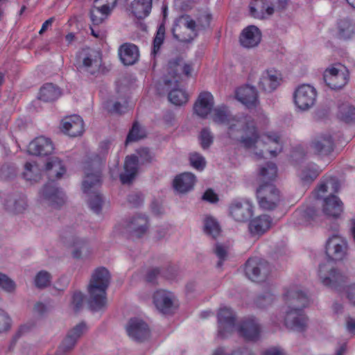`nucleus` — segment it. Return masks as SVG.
Returning a JSON list of instances; mask_svg holds the SVG:
<instances>
[{
	"label": "nucleus",
	"mask_w": 355,
	"mask_h": 355,
	"mask_svg": "<svg viewBox=\"0 0 355 355\" xmlns=\"http://www.w3.org/2000/svg\"><path fill=\"white\" fill-rule=\"evenodd\" d=\"M288 305L285 311L284 324L286 327L303 331L307 324V318L303 309L308 306L309 300L305 293L297 288L288 289L284 295Z\"/></svg>",
	"instance_id": "obj_1"
},
{
	"label": "nucleus",
	"mask_w": 355,
	"mask_h": 355,
	"mask_svg": "<svg viewBox=\"0 0 355 355\" xmlns=\"http://www.w3.org/2000/svg\"><path fill=\"white\" fill-rule=\"evenodd\" d=\"M45 166L49 181L43 187L41 195L50 205L60 207L64 203L65 195L63 191L58 187L55 180L62 177L66 172V168L62 161L56 157L49 158Z\"/></svg>",
	"instance_id": "obj_2"
},
{
	"label": "nucleus",
	"mask_w": 355,
	"mask_h": 355,
	"mask_svg": "<svg viewBox=\"0 0 355 355\" xmlns=\"http://www.w3.org/2000/svg\"><path fill=\"white\" fill-rule=\"evenodd\" d=\"M110 274L105 267L96 268L88 285V305L92 311H99L107 304L106 291L110 283Z\"/></svg>",
	"instance_id": "obj_3"
},
{
	"label": "nucleus",
	"mask_w": 355,
	"mask_h": 355,
	"mask_svg": "<svg viewBox=\"0 0 355 355\" xmlns=\"http://www.w3.org/2000/svg\"><path fill=\"white\" fill-rule=\"evenodd\" d=\"M109 148V141L101 142L98 152L91 154L85 161L83 166L85 173L83 186L85 191H87L94 184L100 182L102 168L104 166Z\"/></svg>",
	"instance_id": "obj_4"
},
{
	"label": "nucleus",
	"mask_w": 355,
	"mask_h": 355,
	"mask_svg": "<svg viewBox=\"0 0 355 355\" xmlns=\"http://www.w3.org/2000/svg\"><path fill=\"white\" fill-rule=\"evenodd\" d=\"M235 331L240 338H244V322H237V315L231 308H220L217 313V338L227 339Z\"/></svg>",
	"instance_id": "obj_5"
},
{
	"label": "nucleus",
	"mask_w": 355,
	"mask_h": 355,
	"mask_svg": "<svg viewBox=\"0 0 355 355\" xmlns=\"http://www.w3.org/2000/svg\"><path fill=\"white\" fill-rule=\"evenodd\" d=\"M245 148H257L265 144L272 143L277 145L274 150H268L272 156H276L282 150L280 137L277 133L270 132L259 139L254 121L245 122Z\"/></svg>",
	"instance_id": "obj_6"
},
{
	"label": "nucleus",
	"mask_w": 355,
	"mask_h": 355,
	"mask_svg": "<svg viewBox=\"0 0 355 355\" xmlns=\"http://www.w3.org/2000/svg\"><path fill=\"white\" fill-rule=\"evenodd\" d=\"M74 64L80 73L95 76L99 73L100 53L94 49L83 48L76 53Z\"/></svg>",
	"instance_id": "obj_7"
},
{
	"label": "nucleus",
	"mask_w": 355,
	"mask_h": 355,
	"mask_svg": "<svg viewBox=\"0 0 355 355\" xmlns=\"http://www.w3.org/2000/svg\"><path fill=\"white\" fill-rule=\"evenodd\" d=\"M259 206L265 210H273L281 201L280 193L271 183L264 182L257 190Z\"/></svg>",
	"instance_id": "obj_8"
},
{
	"label": "nucleus",
	"mask_w": 355,
	"mask_h": 355,
	"mask_svg": "<svg viewBox=\"0 0 355 355\" xmlns=\"http://www.w3.org/2000/svg\"><path fill=\"white\" fill-rule=\"evenodd\" d=\"M318 277L324 286L334 288L343 286L347 281L345 273L327 263L319 266Z\"/></svg>",
	"instance_id": "obj_9"
},
{
	"label": "nucleus",
	"mask_w": 355,
	"mask_h": 355,
	"mask_svg": "<svg viewBox=\"0 0 355 355\" xmlns=\"http://www.w3.org/2000/svg\"><path fill=\"white\" fill-rule=\"evenodd\" d=\"M271 272V266L268 261L254 258L248 259L245 262V273L253 282L265 281Z\"/></svg>",
	"instance_id": "obj_10"
},
{
	"label": "nucleus",
	"mask_w": 355,
	"mask_h": 355,
	"mask_svg": "<svg viewBox=\"0 0 355 355\" xmlns=\"http://www.w3.org/2000/svg\"><path fill=\"white\" fill-rule=\"evenodd\" d=\"M315 89L308 84L300 85L293 94L295 105L301 110L306 111L312 107L316 101Z\"/></svg>",
	"instance_id": "obj_11"
},
{
	"label": "nucleus",
	"mask_w": 355,
	"mask_h": 355,
	"mask_svg": "<svg viewBox=\"0 0 355 355\" xmlns=\"http://www.w3.org/2000/svg\"><path fill=\"white\" fill-rule=\"evenodd\" d=\"M323 78L331 89H339L347 83L349 73L344 66L336 64L325 70Z\"/></svg>",
	"instance_id": "obj_12"
},
{
	"label": "nucleus",
	"mask_w": 355,
	"mask_h": 355,
	"mask_svg": "<svg viewBox=\"0 0 355 355\" xmlns=\"http://www.w3.org/2000/svg\"><path fill=\"white\" fill-rule=\"evenodd\" d=\"M257 73L252 69L249 73L248 83H245V113L261 112L259 92L254 85H251L255 81Z\"/></svg>",
	"instance_id": "obj_13"
},
{
	"label": "nucleus",
	"mask_w": 355,
	"mask_h": 355,
	"mask_svg": "<svg viewBox=\"0 0 355 355\" xmlns=\"http://www.w3.org/2000/svg\"><path fill=\"white\" fill-rule=\"evenodd\" d=\"M326 254L333 261H341L347 254V243L338 234L329 237L326 243Z\"/></svg>",
	"instance_id": "obj_14"
},
{
	"label": "nucleus",
	"mask_w": 355,
	"mask_h": 355,
	"mask_svg": "<svg viewBox=\"0 0 355 355\" xmlns=\"http://www.w3.org/2000/svg\"><path fill=\"white\" fill-rule=\"evenodd\" d=\"M309 148L314 154L324 157L331 155L334 150L335 144L331 134L322 133L311 140Z\"/></svg>",
	"instance_id": "obj_15"
},
{
	"label": "nucleus",
	"mask_w": 355,
	"mask_h": 355,
	"mask_svg": "<svg viewBox=\"0 0 355 355\" xmlns=\"http://www.w3.org/2000/svg\"><path fill=\"white\" fill-rule=\"evenodd\" d=\"M126 331L130 338L137 342H144L150 336L148 325L141 319H130L126 326Z\"/></svg>",
	"instance_id": "obj_16"
},
{
	"label": "nucleus",
	"mask_w": 355,
	"mask_h": 355,
	"mask_svg": "<svg viewBox=\"0 0 355 355\" xmlns=\"http://www.w3.org/2000/svg\"><path fill=\"white\" fill-rule=\"evenodd\" d=\"M282 81V75L274 68L264 70L259 78L258 85L263 91L271 93L277 89Z\"/></svg>",
	"instance_id": "obj_17"
},
{
	"label": "nucleus",
	"mask_w": 355,
	"mask_h": 355,
	"mask_svg": "<svg viewBox=\"0 0 355 355\" xmlns=\"http://www.w3.org/2000/svg\"><path fill=\"white\" fill-rule=\"evenodd\" d=\"M164 85L168 90V101L175 105H182L188 101V94L187 92L179 87V80L174 77L173 80L165 79Z\"/></svg>",
	"instance_id": "obj_18"
},
{
	"label": "nucleus",
	"mask_w": 355,
	"mask_h": 355,
	"mask_svg": "<svg viewBox=\"0 0 355 355\" xmlns=\"http://www.w3.org/2000/svg\"><path fill=\"white\" fill-rule=\"evenodd\" d=\"M272 218L270 216L263 214L250 220L248 230L252 237L259 239L265 234L272 226Z\"/></svg>",
	"instance_id": "obj_19"
},
{
	"label": "nucleus",
	"mask_w": 355,
	"mask_h": 355,
	"mask_svg": "<svg viewBox=\"0 0 355 355\" xmlns=\"http://www.w3.org/2000/svg\"><path fill=\"white\" fill-rule=\"evenodd\" d=\"M62 130L71 137L80 136L84 132L83 120L76 114L67 116L62 121Z\"/></svg>",
	"instance_id": "obj_20"
},
{
	"label": "nucleus",
	"mask_w": 355,
	"mask_h": 355,
	"mask_svg": "<svg viewBox=\"0 0 355 355\" xmlns=\"http://www.w3.org/2000/svg\"><path fill=\"white\" fill-rule=\"evenodd\" d=\"M214 100L213 95L209 92H201L193 106L194 112L200 117L205 119L213 110Z\"/></svg>",
	"instance_id": "obj_21"
},
{
	"label": "nucleus",
	"mask_w": 355,
	"mask_h": 355,
	"mask_svg": "<svg viewBox=\"0 0 355 355\" xmlns=\"http://www.w3.org/2000/svg\"><path fill=\"white\" fill-rule=\"evenodd\" d=\"M173 295L164 290L157 291L153 295V303L163 314H169L173 309Z\"/></svg>",
	"instance_id": "obj_22"
},
{
	"label": "nucleus",
	"mask_w": 355,
	"mask_h": 355,
	"mask_svg": "<svg viewBox=\"0 0 355 355\" xmlns=\"http://www.w3.org/2000/svg\"><path fill=\"white\" fill-rule=\"evenodd\" d=\"M60 236L64 243L73 248L72 251L73 257L76 259L81 258L83 252L87 249V241L74 235L71 232H64Z\"/></svg>",
	"instance_id": "obj_23"
},
{
	"label": "nucleus",
	"mask_w": 355,
	"mask_h": 355,
	"mask_svg": "<svg viewBox=\"0 0 355 355\" xmlns=\"http://www.w3.org/2000/svg\"><path fill=\"white\" fill-rule=\"evenodd\" d=\"M53 149L52 141L42 136L35 138L29 144L28 151L31 155L46 156L51 154Z\"/></svg>",
	"instance_id": "obj_24"
},
{
	"label": "nucleus",
	"mask_w": 355,
	"mask_h": 355,
	"mask_svg": "<svg viewBox=\"0 0 355 355\" xmlns=\"http://www.w3.org/2000/svg\"><path fill=\"white\" fill-rule=\"evenodd\" d=\"M227 133L231 144H244V120L236 117L230 119Z\"/></svg>",
	"instance_id": "obj_25"
},
{
	"label": "nucleus",
	"mask_w": 355,
	"mask_h": 355,
	"mask_svg": "<svg viewBox=\"0 0 355 355\" xmlns=\"http://www.w3.org/2000/svg\"><path fill=\"white\" fill-rule=\"evenodd\" d=\"M139 159L137 155L127 156L124 163V172L119 175L123 184L132 182L135 179L138 170Z\"/></svg>",
	"instance_id": "obj_26"
},
{
	"label": "nucleus",
	"mask_w": 355,
	"mask_h": 355,
	"mask_svg": "<svg viewBox=\"0 0 355 355\" xmlns=\"http://www.w3.org/2000/svg\"><path fill=\"white\" fill-rule=\"evenodd\" d=\"M119 55L124 65H132L139 60V48L134 44L125 43L119 47Z\"/></svg>",
	"instance_id": "obj_27"
},
{
	"label": "nucleus",
	"mask_w": 355,
	"mask_h": 355,
	"mask_svg": "<svg viewBox=\"0 0 355 355\" xmlns=\"http://www.w3.org/2000/svg\"><path fill=\"white\" fill-rule=\"evenodd\" d=\"M250 15L257 19H263L274 12V8L267 0H253L249 5Z\"/></svg>",
	"instance_id": "obj_28"
},
{
	"label": "nucleus",
	"mask_w": 355,
	"mask_h": 355,
	"mask_svg": "<svg viewBox=\"0 0 355 355\" xmlns=\"http://www.w3.org/2000/svg\"><path fill=\"white\" fill-rule=\"evenodd\" d=\"M322 211L326 216L336 218L343 211V204L338 197L331 195L324 199Z\"/></svg>",
	"instance_id": "obj_29"
},
{
	"label": "nucleus",
	"mask_w": 355,
	"mask_h": 355,
	"mask_svg": "<svg viewBox=\"0 0 355 355\" xmlns=\"http://www.w3.org/2000/svg\"><path fill=\"white\" fill-rule=\"evenodd\" d=\"M128 230L132 236L140 238L148 230V218L144 215H137L132 218Z\"/></svg>",
	"instance_id": "obj_30"
},
{
	"label": "nucleus",
	"mask_w": 355,
	"mask_h": 355,
	"mask_svg": "<svg viewBox=\"0 0 355 355\" xmlns=\"http://www.w3.org/2000/svg\"><path fill=\"white\" fill-rule=\"evenodd\" d=\"M196 177L191 173H184L175 177L173 180L174 189L180 193L191 191L195 184Z\"/></svg>",
	"instance_id": "obj_31"
},
{
	"label": "nucleus",
	"mask_w": 355,
	"mask_h": 355,
	"mask_svg": "<svg viewBox=\"0 0 355 355\" xmlns=\"http://www.w3.org/2000/svg\"><path fill=\"white\" fill-rule=\"evenodd\" d=\"M6 208L14 213H21L26 207L27 203L26 197L21 193H12L5 199Z\"/></svg>",
	"instance_id": "obj_32"
},
{
	"label": "nucleus",
	"mask_w": 355,
	"mask_h": 355,
	"mask_svg": "<svg viewBox=\"0 0 355 355\" xmlns=\"http://www.w3.org/2000/svg\"><path fill=\"white\" fill-rule=\"evenodd\" d=\"M261 327L257 320L252 315L245 318V342H257L261 338Z\"/></svg>",
	"instance_id": "obj_33"
},
{
	"label": "nucleus",
	"mask_w": 355,
	"mask_h": 355,
	"mask_svg": "<svg viewBox=\"0 0 355 355\" xmlns=\"http://www.w3.org/2000/svg\"><path fill=\"white\" fill-rule=\"evenodd\" d=\"M153 0H134L130 4V10L137 19L148 17L152 9Z\"/></svg>",
	"instance_id": "obj_34"
},
{
	"label": "nucleus",
	"mask_w": 355,
	"mask_h": 355,
	"mask_svg": "<svg viewBox=\"0 0 355 355\" xmlns=\"http://www.w3.org/2000/svg\"><path fill=\"white\" fill-rule=\"evenodd\" d=\"M101 184V178H100V182L94 184L92 187L88 189L87 191H85L84 186L83 185V190L84 193L88 195V204L90 209L96 214H99L102 209L103 197L102 196L96 192L92 191V189L96 187L100 186Z\"/></svg>",
	"instance_id": "obj_35"
},
{
	"label": "nucleus",
	"mask_w": 355,
	"mask_h": 355,
	"mask_svg": "<svg viewBox=\"0 0 355 355\" xmlns=\"http://www.w3.org/2000/svg\"><path fill=\"white\" fill-rule=\"evenodd\" d=\"M355 33V24L349 18L341 19L337 24V36L342 40L350 39Z\"/></svg>",
	"instance_id": "obj_36"
},
{
	"label": "nucleus",
	"mask_w": 355,
	"mask_h": 355,
	"mask_svg": "<svg viewBox=\"0 0 355 355\" xmlns=\"http://www.w3.org/2000/svg\"><path fill=\"white\" fill-rule=\"evenodd\" d=\"M61 96L58 87L53 83H46L40 91V99L44 102H51L57 100Z\"/></svg>",
	"instance_id": "obj_37"
},
{
	"label": "nucleus",
	"mask_w": 355,
	"mask_h": 355,
	"mask_svg": "<svg viewBox=\"0 0 355 355\" xmlns=\"http://www.w3.org/2000/svg\"><path fill=\"white\" fill-rule=\"evenodd\" d=\"M261 33L255 26H248L245 28V49L254 48L260 43Z\"/></svg>",
	"instance_id": "obj_38"
},
{
	"label": "nucleus",
	"mask_w": 355,
	"mask_h": 355,
	"mask_svg": "<svg viewBox=\"0 0 355 355\" xmlns=\"http://www.w3.org/2000/svg\"><path fill=\"white\" fill-rule=\"evenodd\" d=\"M340 184L338 181L334 178H330L325 181H322L317 187L315 195L318 198L322 197V195L327 191V188H331V190L336 193L338 191Z\"/></svg>",
	"instance_id": "obj_39"
},
{
	"label": "nucleus",
	"mask_w": 355,
	"mask_h": 355,
	"mask_svg": "<svg viewBox=\"0 0 355 355\" xmlns=\"http://www.w3.org/2000/svg\"><path fill=\"white\" fill-rule=\"evenodd\" d=\"M116 1L117 0H95L92 8H96L101 16H105L107 18L116 6Z\"/></svg>",
	"instance_id": "obj_40"
},
{
	"label": "nucleus",
	"mask_w": 355,
	"mask_h": 355,
	"mask_svg": "<svg viewBox=\"0 0 355 355\" xmlns=\"http://www.w3.org/2000/svg\"><path fill=\"white\" fill-rule=\"evenodd\" d=\"M338 117L345 123L355 121V107L349 103H343L339 106Z\"/></svg>",
	"instance_id": "obj_41"
},
{
	"label": "nucleus",
	"mask_w": 355,
	"mask_h": 355,
	"mask_svg": "<svg viewBox=\"0 0 355 355\" xmlns=\"http://www.w3.org/2000/svg\"><path fill=\"white\" fill-rule=\"evenodd\" d=\"M204 231L207 234L216 239L220 233V227L212 216H207L204 221Z\"/></svg>",
	"instance_id": "obj_42"
},
{
	"label": "nucleus",
	"mask_w": 355,
	"mask_h": 355,
	"mask_svg": "<svg viewBox=\"0 0 355 355\" xmlns=\"http://www.w3.org/2000/svg\"><path fill=\"white\" fill-rule=\"evenodd\" d=\"M259 174L263 182L270 183V181L274 180L277 177V168L275 164L268 162L265 166L260 168Z\"/></svg>",
	"instance_id": "obj_43"
},
{
	"label": "nucleus",
	"mask_w": 355,
	"mask_h": 355,
	"mask_svg": "<svg viewBox=\"0 0 355 355\" xmlns=\"http://www.w3.org/2000/svg\"><path fill=\"white\" fill-rule=\"evenodd\" d=\"M229 214L234 220L241 222L244 218L243 202L239 200H232L229 207Z\"/></svg>",
	"instance_id": "obj_44"
},
{
	"label": "nucleus",
	"mask_w": 355,
	"mask_h": 355,
	"mask_svg": "<svg viewBox=\"0 0 355 355\" xmlns=\"http://www.w3.org/2000/svg\"><path fill=\"white\" fill-rule=\"evenodd\" d=\"M213 121L218 124H227L230 119L234 117H230L229 115L230 112H227V107L225 106L218 107L214 109Z\"/></svg>",
	"instance_id": "obj_45"
},
{
	"label": "nucleus",
	"mask_w": 355,
	"mask_h": 355,
	"mask_svg": "<svg viewBox=\"0 0 355 355\" xmlns=\"http://www.w3.org/2000/svg\"><path fill=\"white\" fill-rule=\"evenodd\" d=\"M319 175V171L315 165H311L304 167L300 175L301 180L304 183H309L313 181Z\"/></svg>",
	"instance_id": "obj_46"
},
{
	"label": "nucleus",
	"mask_w": 355,
	"mask_h": 355,
	"mask_svg": "<svg viewBox=\"0 0 355 355\" xmlns=\"http://www.w3.org/2000/svg\"><path fill=\"white\" fill-rule=\"evenodd\" d=\"M198 140L202 149H208L214 142V136L210 129L202 128L199 134Z\"/></svg>",
	"instance_id": "obj_47"
},
{
	"label": "nucleus",
	"mask_w": 355,
	"mask_h": 355,
	"mask_svg": "<svg viewBox=\"0 0 355 355\" xmlns=\"http://www.w3.org/2000/svg\"><path fill=\"white\" fill-rule=\"evenodd\" d=\"M165 36L164 26L161 24L159 26L156 35L153 39V50L151 54L155 55L159 51L162 44L164 42Z\"/></svg>",
	"instance_id": "obj_48"
},
{
	"label": "nucleus",
	"mask_w": 355,
	"mask_h": 355,
	"mask_svg": "<svg viewBox=\"0 0 355 355\" xmlns=\"http://www.w3.org/2000/svg\"><path fill=\"white\" fill-rule=\"evenodd\" d=\"M213 251L214 253L217 257V258L218 259V261L216 263V268H220L223 266L224 261L227 259V249L224 245L219 243H216L215 244Z\"/></svg>",
	"instance_id": "obj_49"
},
{
	"label": "nucleus",
	"mask_w": 355,
	"mask_h": 355,
	"mask_svg": "<svg viewBox=\"0 0 355 355\" xmlns=\"http://www.w3.org/2000/svg\"><path fill=\"white\" fill-rule=\"evenodd\" d=\"M145 137L144 131L140 128L137 122H135L127 136L125 143L137 141Z\"/></svg>",
	"instance_id": "obj_50"
},
{
	"label": "nucleus",
	"mask_w": 355,
	"mask_h": 355,
	"mask_svg": "<svg viewBox=\"0 0 355 355\" xmlns=\"http://www.w3.org/2000/svg\"><path fill=\"white\" fill-rule=\"evenodd\" d=\"M51 282V275L46 271L41 270L35 276V284L38 288L47 287Z\"/></svg>",
	"instance_id": "obj_51"
},
{
	"label": "nucleus",
	"mask_w": 355,
	"mask_h": 355,
	"mask_svg": "<svg viewBox=\"0 0 355 355\" xmlns=\"http://www.w3.org/2000/svg\"><path fill=\"white\" fill-rule=\"evenodd\" d=\"M88 327L87 324L85 322H81L76 325H75L73 328L69 329L67 332V334L71 336L72 338H74L76 341H78V339L87 331Z\"/></svg>",
	"instance_id": "obj_52"
},
{
	"label": "nucleus",
	"mask_w": 355,
	"mask_h": 355,
	"mask_svg": "<svg viewBox=\"0 0 355 355\" xmlns=\"http://www.w3.org/2000/svg\"><path fill=\"white\" fill-rule=\"evenodd\" d=\"M181 25L193 32L196 31V23L189 15H182L175 19V26Z\"/></svg>",
	"instance_id": "obj_53"
},
{
	"label": "nucleus",
	"mask_w": 355,
	"mask_h": 355,
	"mask_svg": "<svg viewBox=\"0 0 355 355\" xmlns=\"http://www.w3.org/2000/svg\"><path fill=\"white\" fill-rule=\"evenodd\" d=\"M0 288L7 293H12L15 291L16 284L8 275L0 272Z\"/></svg>",
	"instance_id": "obj_54"
},
{
	"label": "nucleus",
	"mask_w": 355,
	"mask_h": 355,
	"mask_svg": "<svg viewBox=\"0 0 355 355\" xmlns=\"http://www.w3.org/2000/svg\"><path fill=\"white\" fill-rule=\"evenodd\" d=\"M25 171L23 173V177L27 181L36 182L40 180V175L34 174V170L37 169V166H34L31 163L26 162L25 166Z\"/></svg>",
	"instance_id": "obj_55"
},
{
	"label": "nucleus",
	"mask_w": 355,
	"mask_h": 355,
	"mask_svg": "<svg viewBox=\"0 0 355 355\" xmlns=\"http://www.w3.org/2000/svg\"><path fill=\"white\" fill-rule=\"evenodd\" d=\"M189 160L191 166L197 170L202 171L205 167V159L198 153H191Z\"/></svg>",
	"instance_id": "obj_56"
},
{
	"label": "nucleus",
	"mask_w": 355,
	"mask_h": 355,
	"mask_svg": "<svg viewBox=\"0 0 355 355\" xmlns=\"http://www.w3.org/2000/svg\"><path fill=\"white\" fill-rule=\"evenodd\" d=\"M35 326V324L33 322H28L26 324L21 325L17 331L16 332V334H15V336H13L11 344L15 345L20 337L29 333L31 330L34 329Z\"/></svg>",
	"instance_id": "obj_57"
},
{
	"label": "nucleus",
	"mask_w": 355,
	"mask_h": 355,
	"mask_svg": "<svg viewBox=\"0 0 355 355\" xmlns=\"http://www.w3.org/2000/svg\"><path fill=\"white\" fill-rule=\"evenodd\" d=\"M106 109L112 114H121L126 111V106L124 104H121L119 102H112L108 101L105 104Z\"/></svg>",
	"instance_id": "obj_58"
},
{
	"label": "nucleus",
	"mask_w": 355,
	"mask_h": 355,
	"mask_svg": "<svg viewBox=\"0 0 355 355\" xmlns=\"http://www.w3.org/2000/svg\"><path fill=\"white\" fill-rule=\"evenodd\" d=\"M137 153L141 164L150 163L154 159V154L148 148H141L137 150Z\"/></svg>",
	"instance_id": "obj_59"
},
{
	"label": "nucleus",
	"mask_w": 355,
	"mask_h": 355,
	"mask_svg": "<svg viewBox=\"0 0 355 355\" xmlns=\"http://www.w3.org/2000/svg\"><path fill=\"white\" fill-rule=\"evenodd\" d=\"M11 319L3 309H0V333L8 331L10 328Z\"/></svg>",
	"instance_id": "obj_60"
},
{
	"label": "nucleus",
	"mask_w": 355,
	"mask_h": 355,
	"mask_svg": "<svg viewBox=\"0 0 355 355\" xmlns=\"http://www.w3.org/2000/svg\"><path fill=\"white\" fill-rule=\"evenodd\" d=\"M128 201L133 207H138L142 205L144 202V196L141 193H132L128 195Z\"/></svg>",
	"instance_id": "obj_61"
},
{
	"label": "nucleus",
	"mask_w": 355,
	"mask_h": 355,
	"mask_svg": "<svg viewBox=\"0 0 355 355\" xmlns=\"http://www.w3.org/2000/svg\"><path fill=\"white\" fill-rule=\"evenodd\" d=\"M159 275H161V270L159 268H152L147 272L146 281L151 284H155Z\"/></svg>",
	"instance_id": "obj_62"
},
{
	"label": "nucleus",
	"mask_w": 355,
	"mask_h": 355,
	"mask_svg": "<svg viewBox=\"0 0 355 355\" xmlns=\"http://www.w3.org/2000/svg\"><path fill=\"white\" fill-rule=\"evenodd\" d=\"M84 295L81 292H75L72 297V304L76 312L80 311L83 304Z\"/></svg>",
	"instance_id": "obj_63"
},
{
	"label": "nucleus",
	"mask_w": 355,
	"mask_h": 355,
	"mask_svg": "<svg viewBox=\"0 0 355 355\" xmlns=\"http://www.w3.org/2000/svg\"><path fill=\"white\" fill-rule=\"evenodd\" d=\"M90 19L94 26H98L103 23L106 17L105 16H101L100 12L96 9V8H92L89 12Z\"/></svg>",
	"instance_id": "obj_64"
}]
</instances>
